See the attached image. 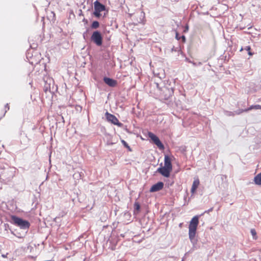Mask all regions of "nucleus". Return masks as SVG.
Masks as SVG:
<instances>
[{
  "label": "nucleus",
  "mask_w": 261,
  "mask_h": 261,
  "mask_svg": "<svg viewBox=\"0 0 261 261\" xmlns=\"http://www.w3.org/2000/svg\"><path fill=\"white\" fill-rule=\"evenodd\" d=\"M198 224L199 220L197 216L193 217L190 222L189 226V237L191 242L193 241L195 237Z\"/></svg>",
  "instance_id": "obj_1"
},
{
  "label": "nucleus",
  "mask_w": 261,
  "mask_h": 261,
  "mask_svg": "<svg viewBox=\"0 0 261 261\" xmlns=\"http://www.w3.org/2000/svg\"><path fill=\"white\" fill-rule=\"evenodd\" d=\"M11 218L13 223L21 229H27L30 227V223L27 220H24L14 215L11 216Z\"/></svg>",
  "instance_id": "obj_2"
},
{
  "label": "nucleus",
  "mask_w": 261,
  "mask_h": 261,
  "mask_svg": "<svg viewBox=\"0 0 261 261\" xmlns=\"http://www.w3.org/2000/svg\"><path fill=\"white\" fill-rule=\"evenodd\" d=\"M14 176V171L11 169L5 170L0 172V179L4 180H10Z\"/></svg>",
  "instance_id": "obj_3"
},
{
  "label": "nucleus",
  "mask_w": 261,
  "mask_h": 261,
  "mask_svg": "<svg viewBox=\"0 0 261 261\" xmlns=\"http://www.w3.org/2000/svg\"><path fill=\"white\" fill-rule=\"evenodd\" d=\"M91 39L97 46H101L102 45V37L99 32L97 31H94L91 37Z\"/></svg>",
  "instance_id": "obj_4"
},
{
  "label": "nucleus",
  "mask_w": 261,
  "mask_h": 261,
  "mask_svg": "<svg viewBox=\"0 0 261 261\" xmlns=\"http://www.w3.org/2000/svg\"><path fill=\"white\" fill-rule=\"evenodd\" d=\"M94 15L96 17H99L101 16L100 12L105 10V6L96 1L94 3Z\"/></svg>",
  "instance_id": "obj_5"
},
{
  "label": "nucleus",
  "mask_w": 261,
  "mask_h": 261,
  "mask_svg": "<svg viewBox=\"0 0 261 261\" xmlns=\"http://www.w3.org/2000/svg\"><path fill=\"white\" fill-rule=\"evenodd\" d=\"M148 136L153 142V143L159 147L160 149H164V146L160 140L159 138L152 132H149L148 133Z\"/></svg>",
  "instance_id": "obj_6"
},
{
  "label": "nucleus",
  "mask_w": 261,
  "mask_h": 261,
  "mask_svg": "<svg viewBox=\"0 0 261 261\" xmlns=\"http://www.w3.org/2000/svg\"><path fill=\"white\" fill-rule=\"evenodd\" d=\"M105 115L106 118L109 122H110L112 124L117 125L119 127L122 126V124L119 122L118 119L115 115L111 114L109 112H106Z\"/></svg>",
  "instance_id": "obj_7"
},
{
  "label": "nucleus",
  "mask_w": 261,
  "mask_h": 261,
  "mask_svg": "<svg viewBox=\"0 0 261 261\" xmlns=\"http://www.w3.org/2000/svg\"><path fill=\"white\" fill-rule=\"evenodd\" d=\"M172 171L171 170L165 167H160L158 169V172L161 173L162 175L166 177H168L170 176V172Z\"/></svg>",
  "instance_id": "obj_8"
},
{
  "label": "nucleus",
  "mask_w": 261,
  "mask_h": 261,
  "mask_svg": "<svg viewBox=\"0 0 261 261\" xmlns=\"http://www.w3.org/2000/svg\"><path fill=\"white\" fill-rule=\"evenodd\" d=\"M164 187V184L162 182H158L153 185L150 189V192H154L162 190Z\"/></svg>",
  "instance_id": "obj_9"
},
{
  "label": "nucleus",
  "mask_w": 261,
  "mask_h": 261,
  "mask_svg": "<svg viewBox=\"0 0 261 261\" xmlns=\"http://www.w3.org/2000/svg\"><path fill=\"white\" fill-rule=\"evenodd\" d=\"M252 109H255V110H258V109H260L261 110V106L260 105H252L250 107H249L247 109H242V110H240L238 112H236V114H238V115H239L243 112H248L249 111H250Z\"/></svg>",
  "instance_id": "obj_10"
},
{
  "label": "nucleus",
  "mask_w": 261,
  "mask_h": 261,
  "mask_svg": "<svg viewBox=\"0 0 261 261\" xmlns=\"http://www.w3.org/2000/svg\"><path fill=\"white\" fill-rule=\"evenodd\" d=\"M103 81L106 84L112 87H115L117 85V81L109 77H105Z\"/></svg>",
  "instance_id": "obj_11"
},
{
  "label": "nucleus",
  "mask_w": 261,
  "mask_h": 261,
  "mask_svg": "<svg viewBox=\"0 0 261 261\" xmlns=\"http://www.w3.org/2000/svg\"><path fill=\"white\" fill-rule=\"evenodd\" d=\"M164 167L172 170V165L171 164V160L170 158L167 155H165L164 159Z\"/></svg>",
  "instance_id": "obj_12"
},
{
  "label": "nucleus",
  "mask_w": 261,
  "mask_h": 261,
  "mask_svg": "<svg viewBox=\"0 0 261 261\" xmlns=\"http://www.w3.org/2000/svg\"><path fill=\"white\" fill-rule=\"evenodd\" d=\"M199 180L198 178L194 179L191 190V192L192 194H193L195 193L197 188L199 185Z\"/></svg>",
  "instance_id": "obj_13"
},
{
  "label": "nucleus",
  "mask_w": 261,
  "mask_h": 261,
  "mask_svg": "<svg viewBox=\"0 0 261 261\" xmlns=\"http://www.w3.org/2000/svg\"><path fill=\"white\" fill-rule=\"evenodd\" d=\"M6 169H11V168L9 167L7 163L0 162V172Z\"/></svg>",
  "instance_id": "obj_14"
},
{
  "label": "nucleus",
  "mask_w": 261,
  "mask_h": 261,
  "mask_svg": "<svg viewBox=\"0 0 261 261\" xmlns=\"http://www.w3.org/2000/svg\"><path fill=\"white\" fill-rule=\"evenodd\" d=\"M254 181L255 184L261 186V172L255 176Z\"/></svg>",
  "instance_id": "obj_15"
},
{
  "label": "nucleus",
  "mask_w": 261,
  "mask_h": 261,
  "mask_svg": "<svg viewBox=\"0 0 261 261\" xmlns=\"http://www.w3.org/2000/svg\"><path fill=\"white\" fill-rule=\"evenodd\" d=\"M252 6L253 7H257L258 9L261 10V3L258 0H253Z\"/></svg>",
  "instance_id": "obj_16"
},
{
  "label": "nucleus",
  "mask_w": 261,
  "mask_h": 261,
  "mask_svg": "<svg viewBox=\"0 0 261 261\" xmlns=\"http://www.w3.org/2000/svg\"><path fill=\"white\" fill-rule=\"evenodd\" d=\"M134 213H136V212H137V213H138V212L140 211V205L139 202H136L134 203Z\"/></svg>",
  "instance_id": "obj_17"
},
{
  "label": "nucleus",
  "mask_w": 261,
  "mask_h": 261,
  "mask_svg": "<svg viewBox=\"0 0 261 261\" xmlns=\"http://www.w3.org/2000/svg\"><path fill=\"white\" fill-rule=\"evenodd\" d=\"M164 92H168L169 93V95H165V97H164L165 99H168L171 96V91L169 89L166 88L164 90Z\"/></svg>",
  "instance_id": "obj_18"
},
{
  "label": "nucleus",
  "mask_w": 261,
  "mask_h": 261,
  "mask_svg": "<svg viewBox=\"0 0 261 261\" xmlns=\"http://www.w3.org/2000/svg\"><path fill=\"white\" fill-rule=\"evenodd\" d=\"M251 233L253 237V239L254 240H257V236L256 235V232L254 229H251L250 230Z\"/></svg>",
  "instance_id": "obj_19"
},
{
  "label": "nucleus",
  "mask_w": 261,
  "mask_h": 261,
  "mask_svg": "<svg viewBox=\"0 0 261 261\" xmlns=\"http://www.w3.org/2000/svg\"><path fill=\"white\" fill-rule=\"evenodd\" d=\"M99 23L97 21H93L91 25V27L93 29H97L99 27Z\"/></svg>",
  "instance_id": "obj_20"
},
{
  "label": "nucleus",
  "mask_w": 261,
  "mask_h": 261,
  "mask_svg": "<svg viewBox=\"0 0 261 261\" xmlns=\"http://www.w3.org/2000/svg\"><path fill=\"white\" fill-rule=\"evenodd\" d=\"M122 144L124 145L125 147L127 148L129 151H131V148H130L129 146L128 145V144L123 140H121V141Z\"/></svg>",
  "instance_id": "obj_21"
},
{
  "label": "nucleus",
  "mask_w": 261,
  "mask_h": 261,
  "mask_svg": "<svg viewBox=\"0 0 261 261\" xmlns=\"http://www.w3.org/2000/svg\"><path fill=\"white\" fill-rule=\"evenodd\" d=\"M245 49L248 51L249 55H253V53L250 51L251 47L250 46H246Z\"/></svg>",
  "instance_id": "obj_22"
},
{
  "label": "nucleus",
  "mask_w": 261,
  "mask_h": 261,
  "mask_svg": "<svg viewBox=\"0 0 261 261\" xmlns=\"http://www.w3.org/2000/svg\"><path fill=\"white\" fill-rule=\"evenodd\" d=\"M180 37H181L179 36V35H178V33L176 32V39L179 40L180 39Z\"/></svg>",
  "instance_id": "obj_23"
},
{
  "label": "nucleus",
  "mask_w": 261,
  "mask_h": 261,
  "mask_svg": "<svg viewBox=\"0 0 261 261\" xmlns=\"http://www.w3.org/2000/svg\"><path fill=\"white\" fill-rule=\"evenodd\" d=\"M180 38L182 39L183 42H185L186 41V37L185 36L182 35V36H181Z\"/></svg>",
  "instance_id": "obj_24"
},
{
  "label": "nucleus",
  "mask_w": 261,
  "mask_h": 261,
  "mask_svg": "<svg viewBox=\"0 0 261 261\" xmlns=\"http://www.w3.org/2000/svg\"><path fill=\"white\" fill-rule=\"evenodd\" d=\"M5 108L7 109V110H9V109H10V107H9V104L8 103H7L6 105H5Z\"/></svg>",
  "instance_id": "obj_25"
},
{
  "label": "nucleus",
  "mask_w": 261,
  "mask_h": 261,
  "mask_svg": "<svg viewBox=\"0 0 261 261\" xmlns=\"http://www.w3.org/2000/svg\"><path fill=\"white\" fill-rule=\"evenodd\" d=\"M51 13L53 14V18H55V17H56V14H55V12H53V11H51Z\"/></svg>",
  "instance_id": "obj_26"
},
{
  "label": "nucleus",
  "mask_w": 261,
  "mask_h": 261,
  "mask_svg": "<svg viewBox=\"0 0 261 261\" xmlns=\"http://www.w3.org/2000/svg\"><path fill=\"white\" fill-rule=\"evenodd\" d=\"M212 210H213V208H211V209H210V210H208V212H210V211H212Z\"/></svg>",
  "instance_id": "obj_27"
},
{
  "label": "nucleus",
  "mask_w": 261,
  "mask_h": 261,
  "mask_svg": "<svg viewBox=\"0 0 261 261\" xmlns=\"http://www.w3.org/2000/svg\"><path fill=\"white\" fill-rule=\"evenodd\" d=\"M181 226H182V223H180V224H179V227H181Z\"/></svg>",
  "instance_id": "obj_28"
},
{
  "label": "nucleus",
  "mask_w": 261,
  "mask_h": 261,
  "mask_svg": "<svg viewBox=\"0 0 261 261\" xmlns=\"http://www.w3.org/2000/svg\"><path fill=\"white\" fill-rule=\"evenodd\" d=\"M243 50V48H241L240 49V51H242Z\"/></svg>",
  "instance_id": "obj_29"
}]
</instances>
